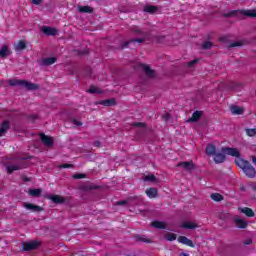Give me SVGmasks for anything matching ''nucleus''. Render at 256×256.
Instances as JSON below:
<instances>
[{
	"instance_id": "obj_32",
	"label": "nucleus",
	"mask_w": 256,
	"mask_h": 256,
	"mask_svg": "<svg viewBox=\"0 0 256 256\" xmlns=\"http://www.w3.org/2000/svg\"><path fill=\"white\" fill-rule=\"evenodd\" d=\"M164 239H166V241H175L177 239V234L168 232L164 235Z\"/></svg>"
},
{
	"instance_id": "obj_26",
	"label": "nucleus",
	"mask_w": 256,
	"mask_h": 256,
	"mask_svg": "<svg viewBox=\"0 0 256 256\" xmlns=\"http://www.w3.org/2000/svg\"><path fill=\"white\" fill-rule=\"evenodd\" d=\"M241 212L244 213L246 217H255V212L249 207L242 208Z\"/></svg>"
},
{
	"instance_id": "obj_7",
	"label": "nucleus",
	"mask_w": 256,
	"mask_h": 256,
	"mask_svg": "<svg viewBox=\"0 0 256 256\" xmlns=\"http://www.w3.org/2000/svg\"><path fill=\"white\" fill-rule=\"evenodd\" d=\"M177 167H183L186 171H193L195 164H193V161H183L178 163Z\"/></svg>"
},
{
	"instance_id": "obj_52",
	"label": "nucleus",
	"mask_w": 256,
	"mask_h": 256,
	"mask_svg": "<svg viewBox=\"0 0 256 256\" xmlns=\"http://www.w3.org/2000/svg\"><path fill=\"white\" fill-rule=\"evenodd\" d=\"M29 119H31L32 121H35V119H37V115H30Z\"/></svg>"
},
{
	"instance_id": "obj_57",
	"label": "nucleus",
	"mask_w": 256,
	"mask_h": 256,
	"mask_svg": "<svg viewBox=\"0 0 256 256\" xmlns=\"http://www.w3.org/2000/svg\"><path fill=\"white\" fill-rule=\"evenodd\" d=\"M241 191H245V188H244V186H242V187H241Z\"/></svg>"
},
{
	"instance_id": "obj_31",
	"label": "nucleus",
	"mask_w": 256,
	"mask_h": 256,
	"mask_svg": "<svg viewBox=\"0 0 256 256\" xmlns=\"http://www.w3.org/2000/svg\"><path fill=\"white\" fill-rule=\"evenodd\" d=\"M212 201H216V203H219L221 201H223V195L219 194V193H213L210 195Z\"/></svg>"
},
{
	"instance_id": "obj_18",
	"label": "nucleus",
	"mask_w": 256,
	"mask_h": 256,
	"mask_svg": "<svg viewBox=\"0 0 256 256\" xmlns=\"http://www.w3.org/2000/svg\"><path fill=\"white\" fill-rule=\"evenodd\" d=\"M131 33H133V35H137L139 37H145V35H147V33H145V31L141 30L138 26H133L131 28Z\"/></svg>"
},
{
	"instance_id": "obj_19",
	"label": "nucleus",
	"mask_w": 256,
	"mask_h": 256,
	"mask_svg": "<svg viewBox=\"0 0 256 256\" xmlns=\"http://www.w3.org/2000/svg\"><path fill=\"white\" fill-rule=\"evenodd\" d=\"M100 105H104V107H113L117 105V102L115 101V98H111L100 101Z\"/></svg>"
},
{
	"instance_id": "obj_43",
	"label": "nucleus",
	"mask_w": 256,
	"mask_h": 256,
	"mask_svg": "<svg viewBox=\"0 0 256 256\" xmlns=\"http://www.w3.org/2000/svg\"><path fill=\"white\" fill-rule=\"evenodd\" d=\"M241 45H243V42H241V41H236V42L231 43L228 47H229V48L241 47Z\"/></svg>"
},
{
	"instance_id": "obj_12",
	"label": "nucleus",
	"mask_w": 256,
	"mask_h": 256,
	"mask_svg": "<svg viewBox=\"0 0 256 256\" xmlns=\"http://www.w3.org/2000/svg\"><path fill=\"white\" fill-rule=\"evenodd\" d=\"M10 128H11V123L9 122V120H4L0 125L1 134L5 135V133H7V131H9Z\"/></svg>"
},
{
	"instance_id": "obj_59",
	"label": "nucleus",
	"mask_w": 256,
	"mask_h": 256,
	"mask_svg": "<svg viewBox=\"0 0 256 256\" xmlns=\"http://www.w3.org/2000/svg\"><path fill=\"white\" fill-rule=\"evenodd\" d=\"M26 159H31V156H28Z\"/></svg>"
},
{
	"instance_id": "obj_49",
	"label": "nucleus",
	"mask_w": 256,
	"mask_h": 256,
	"mask_svg": "<svg viewBox=\"0 0 256 256\" xmlns=\"http://www.w3.org/2000/svg\"><path fill=\"white\" fill-rule=\"evenodd\" d=\"M162 117L164 121H168L169 119H171V115L169 113L164 114Z\"/></svg>"
},
{
	"instance_id": "obj_13",
	"label": "nucleus",
	"mask_w": 256,
	"mask_h": 256,
	"mask_svg": "<svg viewBox=\"0 0 256 256\" xmlns=\"http://www.w3.org/2000/svg\"><path fill=\"white\" fill-rule=\"evenodd\" d=\"M206 155H208V157H213V155H216L217 153V147L213 144H208L206 146Z\"/></svg>"
},
{
	"instance_id": "obj_8",
	"label": "nucleus",
	"mask_w": 256,
	"mask_h": 256,
	"mask_svg": "<svg viewBox=\"0 0 256 256\" xmlns=\"http://www.w3.org/2000/svg\"><path fill=\"white\" fill-rule=\"evenodd\" d=\"M234 223L238 229H247V221L239 218V216L234 217Z\"/></svg>"
},
{
	"instance_id": "obj_10",
	"label": "nucleus",
	"mask_w": 256,
	"mask_h": 256,
	"mask_svg": "<svg viewBox=\"0 0 256 256\" xmlns=\"http://www.w3.org/2000/svg\"><path fill=\"white\" fill-rule=\"evenodd\" d=\"M131 43H145V39L144 38L130 39L122 44V49H127L131 45Z\"/></svg>"
},
{
	"instance_id": "obj_58",
	"label": "nucleus",
	"mask_w": 256,
	"mask_h": 256,
	"mask_svg": "<svg viewBox=\"0 0 256 256\" xmlns=\"http://www.w3.org/2000/svg\"><path fill=\"white\" fill-rule=\"evenodd\" d=\"M0 137H3V134L0 132Z\"/></svg>"
},
{
	"instance_id": "obj_36",
	"label": "nucleus",
	"mask_w": 256,
	"mask_h": 256,
	"mask_svg": "<svg viewBox=\"0 0 256 256\" xmlns=\"http://www.w3.org/2000/svg\"><path fill=\"white\" fill-rule=\"evenodd\" d=\"M19 169H21V167L17 166V165H11L7 167V171L9 173V175H11V173H13V171H19Z\"/></svg>"
},
{
	"instance_id": "obj_3",
	"label": "nucleus",
	"mask_w": 256,
	"mask_h": 256,
	"mask_svg": "<svg viewBox=\"0 0 256 256\" xmlns=\"http://www.w3.org/2000/svg\"><path fill=\"white\" fill-rule=\"evenodd\" d=\"M221 151L224 155H230V157H241V152L237 148L222 147Z\"/></svg>"
},
{
	"instance_id": "obj_44",
	"label": "nucleus",
	"mask_w": 256,
	"mask_h": 256,
	"mask_svg": "<svg viewBox=\"0 0 256 256\" xmlns=\"http://www.w3.org/2000/svg\"><path fill=\"white\" fill-rule=\"evenodd\" d=\"M73 164H61L60 169H73Z\"/></svg>"
},
{
	"instance_id": "obj_51",
	"label": "nucleus",
	"mask_w": 256,
	"mask_h": 256,
	"mask_svg": "<svg viewBox=\"0 0 256 256\" xmlns=\"http://www.w3.org/2000/svg\"><path fill=\"white\" fill-rule=\"evenodd\" d=\"M94 147H101V142L99 140H96L94 142Z\"/></svg>"
},
{
	"instance_id": "obj_15",
	"label": "nucleus",
	"mask_w": 256,
	"mask_h": 256,
	"mask_svg": "<svg viewBox=\"0 0 256 256\" xmlns=\"http://www.w3.org/2000/svg\"><path fill=\"white\" fill-rule=\"evenodd\" d=\"M146 195L147 197H149V199H155V197L159 195V191L157 190V188H147Z\"/></svg>"
},
{
	"instance_id": "obj_41",
	"label": "nucleus",
	"mask_w": 256,
	"mask_h": 256,
	"mask_svg": "<svg viewBox=\"0 0 256 256\" xmlns=\"http://www.w3.org/2000/svg\"><path fill=\"white\" fill-rule=\"evenodd\" d=\"M132 127L144 128L147 127V124L145 122H133Z\"/></svg>"
},
{
	"instance_id": "obj_21",
	"label": "nucleus",
	"mask_w": 256,
	"mask_h": 256,
	"mask_svg": "<svg viewBox=\"0 0 256 256\" xmlns=\"http://www.w3.org/2000/svg\"><path fill=\"white\" fill-rule=\"evenodd\" d=\"M140 67H142L143 71H145L147 77H153V75H155V72L151 69L149 65L140 64Z\"/></svg>"
},
{
	"instance_id": "obj_4",
	"label": "nucleus",
	"mask_w": 256,
	"mask_h": 256,
	"mask_svg": "<svg viewBox=\"0 0 256 256\" xmlns=\"http://www.w3.org/2000/svg\"><path fill=\"white\" fill-rule=\"evenodd\" d=\"M23 251H35V249L39 248V242L33 240L31 242H24L22 244Z\"/></svg>"
},
{
	"instance_id": "obj_27",
	"label": "nucleus",
	"mask_w": 256,
	"mask_h": 256,
	"mask_svg": "<svg viewBox=\"0 0 256 256\" xmlns=\"http://www.w3.org/2000/svg\"><path fill=\"white\" fill-rule=\"evenodd\" d=\"M241 13L244 15V17L256 18L255 10H241Z\"/></svg>"
},
{
	"instance_id": "obj_42",
	"label": "nucleus",
	"mask_w": 256,
	"mask_h": 256,
	"mask_svg": "<svg viewBox=\"0 0 256 256\" xmlns=\"http://www.w3.org/2000/svg\"><path fill=\"white\" fill-rule=\"evenodd\" d=\"M85 177H87V175L83 173H76L72 176L73 179H85Z\"/></svg>"
},
{
	"instance_id": "obj_47",
	"label": "nucleus",
	"mask_w": 256,
	"mask_h": 256,
	"mask_svg": "<svg viewBox=\"0 0 256 256\" xmlns=\"http://www.w3.org/2000/svg\"><path fill=\"white\" fill-rule=\"evenodd\" d=\"M155 175L151 174V175H148L145 177V180L146 181H155Z\"/></svg>"
},
{
	"instance_id": "obj_48",
	"label": "nucleus",
	"mask_w": 256,
	"mask_h": 256,
	"mask_svg": "<svg viewBox=\"0 0 256 256\" xmlns=\"http://www.w3.org/2000/svg\"><path fill=\"white\" fill-rule=\"evenodd\" d=\"M116 205H119V206L127 205V200L118 201L116 202Z\"/></svg>"
},
{
	"instance_id": "obj_34",
	"label": "nucleus",
	"mask_w": 256,
	"mask_h": 256,
	"mask_svg": "<svg viewBox=\"0 0 256 256\" xmlns=\"http://www.w3.org/2000/svg\"><path fill=\"white\" fill-rule=\"evenodd\" d=\"M237 15H239V10H232L228 13H224L222 16L225 18H229V17H237Z\"/></svg>"
},
{
	"instance_id": "obj_39",
	"label": "nucleus",
	"mask_w": 256,
	"mask_h": 256,
	"mask_svg": "<svg viewBox=\"0 0 256 256\" xmlns=\"http://www.w3.org/2000/svg\"><path fill=\"white\" fill-rule=\"evenodd\" d=\"M211 47H213V43L210 41H206L202 44V49L204 50H209Z\"/></svg>"
},
{
	"instance_id": "obj_45",
	"label": "nucleus",
	"mask_w": 256,
	"mask_h": 256,
	"mask_svg": "<svg viewBox=\"0 0 256 256\" xmlns=\"http://www.w3.org/2000/svg\"><path fill=\"white\" fill-rule=\"evenodd\" d=\"M71 122L77 127H81V125H83V123L81 121H78L77 119H72Z\"/></svg>"
},
{
	"instance_id": "obj_46",
	"label": "nucleus",
	"mask_w": 256,
	"mask_h": 256,
	"mask_svg": "<svg viewBox=\"0 0 256 256\" xmlns=\"http://www.w3.org/2000/svg\"><path fill=\"white\" fill-rule=\"evenodd\" d=\"M198 62H199L198 59H194V60L188 62V63H187V66H188V67H193V65H195V64L198 63Z\"/></svg>"
},
{
	"instance_id": "obj_23",
	"label": "nucleus",
	"mask_w": 256,
	"mask_h": 256,
	"mask_svg": "<svg viewBox=\"0 0 256 256\" xmlns=\"http://www.w3.org/2000/svg\"><path fill=\"white\" fill-rule=\"evenodd\" d=\"M151 226L154 227L155 229H167V224L163 221H153L151 223Z\"/></svg>"
},
{
	"instance_id": "obj_37",
	"label": "nucleus",
	"mask_w": 256,
	"mask_h": 256,
	"mask_svg": "<svg viewBox=\"0 0 256 256\" xmlns=\"http://www.w3.org/2000/svg\"><path fill=\"white\" fill-rule=\"evenodd\" d=\"M246 135H248V137H255V135H256V128H248V129H246Z\"/></svg>"
},
{
	"instance_id": "obj_33",
	"label": "nucleus",
	"mask_w": 256,
	"mask_h": 256,
	"mask_svg": "<svg viewBox=\"0 0 256 256\" xmlns=\"http://www.w3.org/2000/svg\"><path fill=\"white\" fill-rule=\"evenodd\" d=\"M135 241L142 242V243H151V239H148L143 235H136Z\"/></svg>"
},
{
	"instance_id": "obj_25",
	"label": "nucleus",
	"mask_w": 256,
	"mask_h": 256,
	"mask_svg": "<svg viewBox=\"0 0 256 256\" xmlns=\"http://www.w3.org/2000/svg\"><path fill=\"white\" fill-rule=\"evenodd\" d=\"M28 193L29 195H31V197H41V193H43V190L39 188L29 189Z\"/></svg>"
},
{
	"instance_id": "obj_50",
	"label": "nucleus",
	"mask_w": 256,
	"mask_h": 256,
	"mask_svg": "<svg viewBox=\"0 0 256 256\" xmlns=\"http://www.w3.org/2000/svg\"><path fill=\"white\" fill-rule=\"evenodd\" d=\"M32 3L34 5H41L43 3V0H32Z\"/></svg>"
},
{
	"instance_id": "obj_16",
	"label": "nucleus",
	"mask_w": 256,
	"mask_h": 256,
	"mask_svg": "<svg viewBox=\"0 0 256 256\" xmlns=\"http://www.w3.org/2000/svg\"><path fill=\"white\" fill-rule=\"evenodd\" d=\"M201 117H203V112L201 111H195L192 114V117L188 119L189 123H196V121L200 120Z\"/></svg>"
},
{
	"instance_id": "obj_40",
	"label": "nucleus",
	"mask_w": 256,
	"mask_h": 256,
	"mask_svg": "<svg viewBox=\"0 0 256 256\" xmlns=\"http://www.w3.org/2000/svg\"><path fill=\"white\" fill-rule=\"evenodd\" d=\"M231 39L230 35H224L219 38L220 43H229V40Z\"/></svg>"
},
{
	"instance_id": "obj_17",
	"label": "nucleus",
	"mask_w": 256,
	"mask_h": 256,
	"mask_svg": "<svg viewBox=\"0 0 256 256\" xmlns=\"http://www.w3.org/2000/svg\"><path fill=\"white\" fill-rule=\"evenodd\" d=\"M230 111L232 115H243V113L245 112V110L242 107L236 105L231 106Z\"/></svg>"
},
{
	"instance_id": "obj_1",
	"label": "nucleus",
	"mask_w": 256,
	"mask_h": 256,
	"mask_svg": "<svg viewBox=\"0 0 256 256\" xmlns=\"http://www.w3.org/2000/svg\"><path fill=\"white\" fill-rule=\"evenodd\" d=\"M236 165H238V167L242 169L246 177H248L249 179H255L256 170L255 167L251 165L250 161H247L245 159H239L238 161H236Z\"/></svg>"
},
{
	"instance_id": "obj_35",
	"label": "nucleus",
	"mask_w": 256,
	"mask_h": 256,
	"mask_svg": "<svg viewBox=\"0 0 256 256\" xmlns=\"http://www.w3.org/2000/svg\"><path fill=\"white\" fill-rule=\"evenodd\" d=\"M145 13H155L157 11V6L148 5L144 7Z\"/></svg>"
},
{
	"instance_id": "obj_14",
	"label": "nucleus",
	"mask_w": 256,
	"mask_h": 256,
	"mask_svg": "<svg viewBox=\"0 0 256 256\" xmlns=\"http://www.w3.org/2000/svg\"><path fill=\"white\" fill-rule=\"evenodd\" d=\"M11 55V51L9 50L8 45H3L2 48L0 49V57L2 59H7Z\"/></svg>"
},
{
	"instance_id": "obj_56",
	"label": "nucleus",
	"mask_w": 256,
	"mask_h": 256,
	"mask_svg": "<svg viewBox=\"0 0 256 256\" xmlns=\"http://www.w3.org/2000/svg\"><path fill=\"white\" fill-rule=\"evenodd\" d=\"M252 189L256 191V184L252 185Z\"/></svg>"
},
{
	"instance_id": "obj_24",
	"label": "nucleus",
	"mask_w": 256,
	"mask_h": 256,
	"mask_svg": "<svg viewBox=\"0 0 256 256\" xmlns=\"http://www.w3.org/2000/svg\"><path fill=\"white\" fill-rule=\"evenodd\" d=\"M50 199L53 203L56 204H61L65 202V198H63V196H59V195H52L50 196Z\"/></svg>"
},
{
	"instance_id": "obj_53",
	"label": "nucleus",
	"mask_w": 256,
	"mask_h": 256,
	"mask_svg": "<svg viewBox=\"0 0 256 256\" xmlns=\"http://www.w3.org/2000/svg\"><path fill=\"white\" fill-rule=\"evenodd\" d=\"M251 243H253V240H248L245 242V245H251Z\"/></svg>"
},
{
	"instance_id": "obj_5",
	"label": "nucleus",
	"mask_w": 256,
	"mask_h": 256,
	"mask_svg": "<svg viewBox=\"0 0 256 256\" xmlns=\"http://www.w3.org/2000/svg\"><path fill=\"white\" fill-rule=\"evenodd\" d=\"M40 139H41V142L43 143V145H45L46 147H53V145H55L53 138L50 136H47L43 133L40 134Z\"/></svg>"
},
{
	"instance_id": "obj_29",
	"label": "nucleus",
	"mask_w": 256,
	"mask_h": 256,
	"mask_svg": "<svg viewBox=\"0 0 256 256\" xmlns=\"http://www.w3.org/2000/svg\"><path fill=\"white\" fill-rule=\"evenodd\" d=\"M181 227L182 229H197V224L194 222H184Z\"/></svg>"
},
{
	"instance_id": "obj_2",
	"label": "nucleus",
	"mask_w": 256,
	"mask_h": 256,
	"mask_svg": "<svg viewBox=\"0 0 256 256\" xmlns=\"http://www.w3.org/2000/svg\"><path fill=\"white\" fill-rule=\"evenodd\" d=\"M8 85L10 87H24L27 91H37L39 89V84L31 83L27 80L10 79L8 80Z\"/></svg>"
},
{
	"instance_id": "obj_9",
	"label": "nucleus",
	"mask_w": 256,
	"mask_h": 256,
	"mask_svg": "<svg viewBox=\"0 0 256 256\" xmlns=\"http://www.w3.org/2000/svg\"><path fill=\"white\" fill-rule=\"evenodd\" d=\"M178 243H182V245H187V247H195L193 241L186 236H179L177 239Z\"/></svg>"
},
{
	"instance_id": "obj_30",
	"label": "nucleus",
	"mask_w": 256,
	"mask_h": 256,
	"mask_svg": "<svg viewBox=\"0 0 256 256\" xmlns=\"http://www.w3.org/2000/svg\"><path fill=\"white\" fill-rule=\"evenodd\" d=\"M78 11L80 13H93V8L91 6H79Z\"/></svg>"
},
{
	"instance_id": "obj_22",
	"label": "nucleus",
	"mask_w": 256,
	"mask_h": 256,
	"mask_svg": "<svg viewBox=\"0 0 256 256\" xmlns=\"http://www.w3.org/2000/svg\"><path fill=\"white\" fill-rule=\"evenodd\" d=\"M55 63H57L56 57H48L42 60V65H45L46 67H49V65H53Z\"/></svg>"
},
{
	"instance_id": "obj_54",
	"label": "nucleus",
	"mask_w": 256,
	"mask_h": 256,
	"mask_svg": "<svg viewBox=\"0 0 256 256\" xmlns=\"http://www.w3.org/2000/svg\"><path fill=\"white\" fill-rule=\"evenodd\" d=\"M252 163H254V165H256V157L255 156L252 157Z\"/></svg>"
},
{
	"instance_id": "obj_38",
	"label": "nucleus",
	"mask_w": 256,
	"mask_h": 256,
	"mask_svg": "<svg viewBox=\"0 0 256 256\" xmlns=\"http://www.w3.org/2000/svg\"><path fill=\"white\" fill-rule=\"evenodd\" d=\"M88 92L91 93V94H95V93L101 94V93H103V91H101L99 88H97L95 86H91L90 89L88 90Z\"/></svg>"
},
{
	"instance_id": "obj_55",
	"label": "nucleus",
	"mask_w": 256,
	"mask_h": 256,
	"mask_svg": "<svg viewBox=\"0 0 256 256\" xmlns=\"http://www.w3.org/2000/svg\"><path fill=\"white\" fill-rule=\"evenodd\" d=\"M180 256H189V254L182 252V253H180Z\"/></svg>"
},
{
	"instance_id": "obj_20",
	"label": "nucleus",
	"mask_w": 256,
	"mask_h": 256,
	"mask_svg": "<svg viewBox=\"0 0 256 256\" xmlns=\"http://www.w3.org/2000/svg\"><path fill=\"white\" fill-rule=\"evenodd\" d=\"M225 159H227V157L223 153H216V155H214V163L218 165L219 163H225Z\"/></svg>"
},
{
	"instance_id": "obj_28",
	"label": "nucleus",
	"mask_w": 256,
	"mask_h": 256,
	"mask_svg": "<svg viewBox=\"0 0 256 256\" xmlns=\"http://www.w3.org/2000/svg\"><path fill=\"white\" fill-rule=\"evenodd\" d=\"M25 49H27V44L23 40H20L15 46V51H23Z\"/></svg>"
},
{
	"instance_id": "obj_11",
	"label": "nucleus",
	"mask_w": 256,
	"mask_h": 256,
	"mask_svg": "<svg viewBox=\"0 0 256 256\" xmlns=\"http://www.w3.org/2000/svg\"><path fill=\"white\" fill-rule=\"evenodd\" d=\"M24 207L29 211H34L35 213H41V211H43V207L31 203H24Z\"/></svg>"
},
{
	"instance_id": "obj_6",
	"label": "nucleus",
	"mask_w": 256,
	"mask_h": 256,
	"mask_svg": "<svg viewBox=\"0 0 256 256\" xmlns=\"http://www.w3.org/2000/svg\"><path fill=\"white\" fill-rule=\"evenodd\" d=\"M41 31L42 33H44V35H48L52 37H55V35L59 33V30H57V28H51L49 26H43L41 28Z\"/></svg>"
}]
</instances>
